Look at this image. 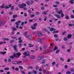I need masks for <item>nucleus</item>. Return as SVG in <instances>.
Instances as JSON below:
<instances>
[{
	"instance_id": "1",
	"label": "nucleus",
	"mask_w": 74,
	"mask_h": 74,
	"mask_svg": "<svg viewBox=\"0 0 74 74\" xmlns=\"http://www.w3.org/2000/svg\"><path fill=\"white\" fill-rule=\"evenodd\" d=\"M21 55V52H18V53H17L16 54H14L13 56L14 58H18V57H19Z\"/></svg>"
},
{
	"instance_id": "2",
	"label": "nucleus",
	"mask_w": 74,
	"mask_h": 74,
	"mask_svg": "<svg viewBox=\"0 0 74 74\" xmlns=\"http://www.w3.org/2000/svg\"><path fill=\"white\" fill-rule=\"evenodd\" d=\"M23 54L25 56H23L22 57L23 58H25L27 56H29L30 55V53L27 54V53L26 52H24V53H23Z\"/></svg>"
},
{
	"instance_id": "3",
	"label": "nucleus",
	"mask_w": 74,
	"mask_h": 74,
	"mask_svg": "<svg viewBox=\"0 0 74 74\" xmlns=\"http://www.w3.org/2000/svg\"><path fill=\"white\" fill-rule=\"evenodd\" d=\"M22 63V62L21 61H18L17 62V61H14L12 62V64H19L20 63Z\"/></svg>"
},
{
	"instance_id": "4",
	"label": "nucleus",
	"mask_w": 74,
	"mask_h": 74,
	"mask_svg": "<svg viewBox=\"0 0 74 74\" xmlns=\"http://www.w3.org/2000/svg\"><path fill=\"white\" fill-rule=\"evenodd\" d=\"M19 7L20 8H23L24 7H26V4L24 3H22L21 5H18Z\"/></svg>"
},
{
	"instance_id": "5",
	"label": "nucleus",
	"mask_w": 74,
	"mask_h": 74,
	"mask_svg": "<svg viewBox=\"0 0 74 74\" xmlns=\"http://www.w3.org/2000/svg\"><path fill=\"white\" fill-rule=\"evenodd\" d=\"M54 16L56 17L58 19H60L61 18V16L59 15V14H54Z\"/></svg>"
},
{
	"instance_id": "6",
	"label": "nucleus",
	"mask_w": 74,
	"mask_h": 74,
	"mask_svg": "<svg viewBox=\"0 0 74 74\" xmlns=\"http://www.w3.org/2000/svg\"><path fill=\"white\" fill-rule=\"evenodd\" d=\"M13 48L14 49V51H17V45H14L13 46Z\"/></svg>"
},
{
	"instance_id": "7",
	"label": "nucleus",
	"mask_w": 74,
	"mask_h": 74,
	"mask_svg": "<svg viewBox=\"0 0 74 74\" xmlns=\"http://www.w3.org/2000/svg\"><path fill=\"white\" fill-rule=\"evenodd\" d=\"M38 42L40 43V44H42V42L41 41V39L40 38H38Z\"/></svg>"
},
{
	"instance_id": "8",
	"label": "nucleus",
	"mask_w": 74,
	"mask_h": 74,
	"mask_svg": "<svg viewBox=\"0 0 74 74\" xmlns=\"http://www.w3.org/2000/svg\"><path fill=\"white\" fill-rule=\"evenodd\" d=\"M28 38L29 39V40H32V39L33 38H32V36L30 34L29 35Z\"/></svg>"
},
{
	"instance_id": "9",
	"label": "nucleus",
	"mask_w": 74,
	"mask_h": 74,
	"mask_svg": "<svg viewBox=\"0 0 74 74\" xmlns=\"http://www.w3.org/2000/svg\"><path fill=\"white\" fill-rule=\"evenodd\" d=\"M7 53V52L5 51L4 52L3 51H0V53L2 54V55H5V53Z\"/></svg>"
},
{
	"instance_id": "10",
	"label": "nucleus",
	"mask_w": 74,
	"mask_h": 74,
	"mask_svg": "<svg viewBox=\"0 0 74 74\" xmlns=\"http://www.w3.org/2000/svg\"><path fill=\"white\" fill-rule=\"evenodd\" d=\"M31 29H33V30H35V29H36V27H34V26H32L31 27Z\"/></svg>"
},
{
	"instance_id": "11",
	"label": "nucleus",
	"mask_w": 74,
	"mask_h": 74,
	"mask_svg": "<svg viewBox=\"0 0 74 74\" xmlns=\"http://www.w3.org/2000/svg\"><path fill=\"white\" fill-rule=\"evenodd\" d=\"M34 16H35V15L33 14H32L30 15V17L31 18H34Z\"/></svg>"
},
{
	"instance_id": "12",
	"label": "nucleus",
	"mask_w": 74,
	"mask_h": 74,
	"mask_svg": "<svg viewBox=\"0 0 74 74\" xmlns=\"http://www.w3.org/2000/svg\"><path fill=\"white\" fill-rule=\"evenodd\" d=\"M37 34L40 36H42V34L40 32H38L37 33Z\"/></svg>"
},
{
	"instance_id": "13",
	"label": "nucleus",
	"mask_w": 74,
	"mask_h": 74,
	"mask_svg": "<svg viewBox=\"0 0 74 74\" xmlns=\"http://www.w3.org/2000/svg\"><path fill=\"white\" fill-rule=\"evenodd\" d=\"M42 57H38L37 58V60H42Z\"/></svg>"
},
{
	"instance_id": "14",
	"label": "nucleus",
	"mask_w": 74,
	"mask_h": 74,
	"mask_svg": "<svg viewBox=\"0 0 74 74\" xmlns=\"http://www.w3.org/2000/svg\"><path fill=\"white\" fill-rule=\"evenodd\" d=\"M27 31H25L23 32V34L24 36H26V34H27Z\"/></svg>"
},
{
	"instance_id": "15",
	"label": "nucleus",
	"mask_w": 74,
	"mask_h": 74,
	"mask_svg": "<svg viewBox=\"0 0 74 74\" xmlns=\"http://www.w3.org/2000/svg\"><path fill=\"white\" fill-rule=\"evenodd\" d=\"M17 17H18V15H13V18H17Z\"/></svg>"
},
{
	"instance_id": "16",
	"label": "nucleus",
	"mask_w": 74,
	"mask_h": 74,
	"mask_svg": "<svg viewBox=\"0 0 74 74\" xmlns=\"http://www.w3.org/2000/svg\"><path fill=\"white\" fill-rule=\"evenodd\" d=\"M62 10H60V11H58L57 13L58 14H62Z\"/></svg>"
},
{
	"instance_id": "17",
	"label": "nucleus",
	"mask_w": 74,
	"mask_h": 74,
	"mask_svg": "<svg viewBox=\"0 0 74 74\" xmlns=\"http://www.w3.org/2000/svg\"><path fill=\"white\" fill-rule=\"evenodd\" d=\"M22 60H24V61H28V59H26V58H24V59H22Z\"/></svg>"
},
{
	"instance_id": "18",
	"label": "nucleus",
	"mask_w": 74,
	"mask_h": 74,
	"mask_svg": "<svg viewBox=\"0 0 74 74\" xmlns=\"http://www.w3.org/2000/svg\"><path fill=\"white\" fill-rule=\"evenodd\" d=\"M50 32H52L53 30H54V31L55 30V29L53 28H50Z\"/></svg>"
},
{
	"instance_id": "19",
	"label": "nucleus",
	"mask_w": 74,
	"mask_h": 74,
	"mask_svg": "<svg viewBox=\"0 0 74 74\" xmlns=\"http://www.w3.org/2000/svg\"><path fill=\"white\" fill-rule=\"evenodd\" d=\"M72 36V35L71 34H69L68 35V38H71V36Z\"/></svg>"
},
{
	"instance_id": "20",
	"label": "nucleus",
	"mask_w": 74,
	"mask_h": 74,
	"mask_svg": "<svg viewBox=\"0 0 74 74\" xmlns=\"http://www.w3.org/2000/svg\"><path fill=\"white\" fill-rule=\"evenodd\" d=\"M71 1H69V2L71 4H74V2L73 1H74V0H71Z\"/></svg>"
},
{
	"instance_id": "21",
	"label": "nucleus",
	"mask_w": 74,
	"mask_h": 74,
	"mask_svg": "<svg viewBox=\"0 0 74 74\" xmlns=\"http://www.w3.org/2000/svg\"><path fill=\"white\" fill-rule=\"evenodd\" d=\"M11 11H13L14 9V6H12L10 8Z\"/></svg>"
},
{
	"instance_id": "22",
	"label": "nucleus",
	"mask_w": 74,
	"mask_h": 74,
	"mask_svg": "<svg viewBox=\"0 0 74 74\" xmlns=\"http://www.w3.org/2000/svg\"><path fill=\"white\" fill-rule=\"evenodd\" d=\"M29 47H34V45H32L30 44H29Z\"/></svg>"
},
{
	"instance_id": "23",
	"label": "nucleus",
	"mask_w": 74,
	"mask_h": 74,
	"mask_svg": "<svg viewBox=\"0 0 74 74\" xmlns=\"http://www.w3.org/2000/svg\"><path fill=\"white\" fill-rule=\"evenodd\" d=\"M15 42V40H12L10 42V43H13V42Z\"/></svg>"
},
{
	"instance_id": "24",
	"label": "nucleus",
	"mask_w": 74,
	"mask_h": 74,
	"mask_svg": "<svg viewBox=\"0 0 74 74\" xmlns=\"http://www.w3.org/2000/svg\"><path fill=\"white\" fill-rule=\"evenodd\" d=\"M22 43L18 44V46L20 48H21V46H22Z\"/></svg>"
},
{
	"instance_id": "25",
	"label": "nucleus",
	"mask_w": 74,
	"mask_h": 74,
	"mask_svg": "<svg viewBox=\"0 0 74 74\" xmlns=\"http://www.w3.org/2000/svg\"><path fill=\"white\" fill-rule=\"evenodd\" d=\"M34 73V74H37V71H36L33 70V71L32 73Z\"/></svg>"
},
{
	"instance_id": "26",
	"label": "nucleus",
	"mask_w": 74,
	"mask_h": 74,
	"mask_svg": "<svg viewBox=\"0 0 74 74\" xmlns=\"http://www.w3.org/2000/svg\"><path fill=\"white\" fill-rule=\"evenodd\" d=\"M36 15H40V12H35Z\"/></svg>"
},
{
	"instance_id": "27",
	"label": "nucleus",
	"mask_w": 74,
	"mask_h": 74,
	"mask_svg": "<svg viewBox=\"0 0 74 74\" xmlns=\"http://www.w3.org/2000/svg\"><path fill=\"white\" fill-rule=\"evenodd\" d=\"M3 40H5V41H9V39L8 38H3Z\"/></svg>"
},
{
	"instance_id": "28",
	"label": "nucleus",
	"mask_w": 74,
	"mask_h": 74,
	"mask_svg": "<svg viewBox=\"0 0 74 74\" xmlns=\"http://www.w3.org/2000/svg\"><path fill=\"white\" fill-rule=\"evenodd\" d=\"M30 58H31V59H34L35 58L34 56H30Z\"/></svg>"
},
{
	"instance_id": "29",
	"label": "nucleus",
	"mask_w": 74,
	"mask_h": 74,
	"mask_svg": "<svg viewBox=\"0 0 74 74\" xmlns=\"http://www.w3.org/2000/svg\"><path fill=\"white\" fill-rule=\"evenodd\" d=\"M65 19H69V16L66 15L65 17Z\"/></svg>"
},
{
	"instance_id": "30",
	"label": "nucleus",
	"mask_w": 74,
	"mask_h": 74,
	"mask_svg": "<svg viewBox=\"0 0 74 74\" xmlns=\"http://www.w3.org/2000/svg\"><path fill=\"white\" fill-rule=\"evenodd\" d=\"M63 40L64 41H67V38L66 37H64L63 38Z\"/></svg>"
},
{
	"instance_id": "31",
	"label": "nucleus",
	"mask_w": 74,
	"mask_h": 74,
	"mask_svg": "<svg viewBox=\"0 0 74 74\" xmlns=\"http://www.w3.org/2000/svg\"><path fill=\"white\" fill-rule=\"evenodd\" d=\"M14 56H10V59H14Z\"/></svg>"
},
{
	"instance_id": "32",
	"label": "nucleus",
	"mask_w": 74,
	"mask_h": 74,
	"mask_svg": "<svg viewBox=\"0 0 74 74\" xmlns=\"http://www.w3.org/2000/svg\"><path fill=\"white\" fill-rule=\"evenodd\" d=\"M18 67H19V68L20 69H21V70L23 69V67H22V66H19Z\"/></svg>"
},
{
	"instance_id": "33",
	"label": "nucleus",
	"mask_w": 74,
	"mask_h": 74,
	"mask_svg": "<svg viewBox=\"0 0 74 74\" xmlns=\"http://www.w3.org/2000/svg\"><path fill=\"white\" fill-rule=\"evenodd\" d=\"M4 70H10V68L8 67H7V68H5L4 69Z\"/></svg>"
},
{
	"instance_id": "34",
	"label": "nucleus",
	"mask_w": 74,
	"mask_h": 74,
	"mask_svg": "<svg viewBox=\"0 0 74 74\" xmlns=\"http://www.w3.org/2000/svg\"><path fill=\"white\" fill-rule=\"evenodd\" d=\"M38 69H39V67H38V66H36L35 67V69L36 70H38Z\"/></svg>"
},
{
	"instance_id": "35",
	"label": "nucleus",
	"mask_w": 74,
	"mask_h": 74,
	"mask_svg": "<svg viewBox=\"0 0 74 74\" xmlns=\"http://www.w3.org/2000/svg\"><path fill=\"white\" fill-rule=\"evenodd\" d=\"M47 20V17L45 16L44 19V21H46Z\"/></svg>"
},
{
	"instance_id": "36",
	"label": "nucleus",
	"mask_w": 74,
	"mask_h": 74,
	"mask_svg": "<svg viewBox=\"0 0 74 74\" xmlns=\"http://www.w3.org/2000/svg\"><path fill=\"white\" fill-rule=\"evenodd\" d=\"M54 36L55 38H56L58 37V35H57V34H55L54 35Z\"/></svg>"
},
{
	"instance_id": "37",
	"label": "nucleus",
	"mask_w": 74,
	"mask_h": 74,
	"mask_svg": "<svg viewBox=\"0 0 74 74\" xmlns=\"http://www.w3.org/2000/svg\"><path fill=\"white\" fill-rule=\"evenodd\" d=\"M13 14V12H9V15H12Z\"/></svg>"
},
{
	"instance_id": "38",
	"label": "nucleus",
	"mask_w": 74,
	"mask_h": 74,
	"mask_svg": "<svg viewBox=\"0 0 74 74\" xmlns=\"http://www.w3.org/2000/svg\"><path fill=\"white\" fill-rule=\"evenodd\" d=\"M15 21H16L15 19H14L11 20V22H15Z\"/></svg>"
},
{
	"instance_id": "39",
	"label": "nucleus",
	"mask_w": 74,
	"mask_h": 74,
	"mask_svg": "<svg viewBox=\"0 0 74 74\" xmlns=\"http://www.w3.org/2000/svg\"><path fill=\"white\" fill-rule=\"evenodd\" d=\"M71 72L70 71H67L66 73V74H71Z\"/></svg>"
},
{
	"instance_id": "40",
	"label": "nucleus",
	"mask_w": 74,
	"mask_h": 74,
	"mask_svg": "<svg viewBox=\"0 0 74 74\" xmlns=\"http://www.w3.org/2000/svg\"><path fill=\"white\" fill-rule=\"evenodd\" d=\"M21 73H22V74H26V73H25V72L22 71H21Z\"/></svg>"
},
{
	"instance_id": "41",
	"label": "nucleus",
	"mask_w": 74,
	"mask_h": 74,
	"mask_svg": "<svg viewBox=\"0 0 74 74\" xmlns=\"http://www.w3.org/2000/svg\"><path fill=\"white\" fill-rule=\"evenodd\" d=\"M15 70L16 71H19V69L17 67L15 69Z\"/></svg>"
},
{
	"instance_id": "42",
	"label": "nucleus",
	"mask_w": 74,
	"mask_h": 74,
	"mask_svg": "<svg viewBox=\"0 0 74 74\" xmlns=\"http://www.w3.org/2000/svg\"><path fill=\"white\" fill-rule=\"evenodd\" d=\"M16 30V28L15 27H13L12 28L13 31H15Z\"/></svg>"
},
{
	"instance_id": "43",
	"label": "nucleus",
	"mask_w": 74,
	"mask_h": 74,
	"mask_svg": "<svg viewBox=\"0 0 74 74\" xmlns=\"http://www.w3.org/2000/svg\"><path fill=\"white\" fill-rule=\"evenodd\" d=\"M23 8V10H27V8H26L23 7V8Z\"/></svg>"
},
{
	"instance_id": "44",
	"label": "nucleus",
	"mask_w": 74,
	"mask_h": 74,
	"mask_svg": "<svg viewBox=\"0 0 74 74\" xmlns=\"http://www.w3.org/2000/svg\"><path fill=\"white\" fill-rule=\"evenodd\" d=\"M37 23H34V27H36V26H37Z\"/></svg>"
},
{
	"instance_id": "45",
	"label": "nucleus",
	"mask_w": 74,
	"mask_h": 74,
	"mask_svg": "<svg viewBox=\"0 0 74 74\" xmlns=\"http://www.w3.org/2000/svg\"><path fill=\"white\" fill-rule=\"evenodd\" d=\"M28 12L29 14H31V13H32V10H28Z\"/></svg>"
},
{
	"instance_id": "46",
	"label": "nucleus",
	"mask_w": 74,
	"mask_h": 74,
	"mask_svg": "<svg viewBox=\"0 0 74 74\" xmlns=\"http://www.w3.org/2000/svg\"><path fill=\"white\" fill-rule=\"evenodd\" d=\"M61 48H62V49H64V48H65V47H64V45H62L61 46Z\"/></svg>"
},
{
	"instance_id": "47",
	"label": "nucleus",
	"mask_w": 74,
	"mask_h": 74,
	"mask_svg": "<svg viewBox=\"0 0 74 74\" xmlns=\"http://www.w3.org/2000/svg\"><path fill=\"white\" fill-rule=\"evenodd\" d=\"M23 42V41L22 40H20L18 41V42H19V43H21V42Z\"/></svg>"
},
{
	"instance_id": "48",
	"label": "nucleus",
	"mask_w": 74,
	"mask_h": 74,
	"mask_svg": "<svg viewBox=\"0 0 74 74\" xmlns=\"http://www.w3.org/2000/svg\"><path fill=\"white\" fill-rule=\"evenodd\" d=\"M60 59L61 60V61H64V59L63 58H60Z\"/></svg>"
},
{
	"instance_id": "49",
	"label": "nucleus",
	"mask_w": 74,
	"mask_h": 74,
	"mask_svg": "<svg viewBox=\"0 0 74 74\" xmlns=\"http://www.w3.org/2000/svg\"><path fill=\"white\" fill-rule=\"evenodd\" d=\"M59 52H60V50H57L56 51V53H59Z\"/></svg>"
},
{
	"instance_id": "50",
	"label": "nucleus",
	"mask_w": 74,
	"mask_h": 74,
	"mask_svg": "<svg viewBox=\"0 0 74 74\" xmlns=\"http://www.w3.org/2000/svg\"><path fill=\"white\" fill-rule=\"evenodd\" d=\"M52 65H55V64H56V62H53L52 63Z\"/></svg>"
},
{
	"instance_id": "51",
	"label": "nucleus",
	"mask_w": 74,
	"mask_h": 74,
	"mask_svg": "<svg viewBox=\"0 0 74 74\" xmlns=\"http://www.w3.org/2000/svg\"><path fill=\"white\" fill-rule=\"evenodd\" d=\"M34 3V1H33V0H32L31 1H30V4H33V3Z\"/></svg>"
},
{
	"instance_id": "52",
	"label": "nucleus",
	"mask_w": 74,
	"mask_h": 74,
	"mask_svg": "<svg viewBox=\"0 0 74 74\" xmlns=\"http://www.w3.org/2000/svg\"><path fill=\"white\" fill-rule=\"evenodd\" d=\"M48 52L47 51L45 50L44 51L43 53H48Z\"/></svg>"
},
{
	"instance_id": "53",
	"label": "nucleus",
	"mask_w": 74,
	"mask_h": 74,
	"mask_svg": "<svg viewBox=\"0 0 74 74\" xmlns=\"http://www.w3.org/2000/svg\"><path fill=\"white\" fill-rule=\"evenodd\" d=\"M64 16V14H63V13H62L61 14V17H63V16Z\"/></svg>"
},
{
	"instance_id": "54",
	"label": "nucleus",
	"mask_w": 74,
	"mask_h": 74,
	"mask_svg": "<svg viewBox=\"0 0 74 74\" xmlns=\"http://www.w3.org/2000/svg\"><path fill=\"white\" fill-rule=\"evenodd\" d=\"M58 47H54V51H55V50H56L57 49H58Z\"/></svg>"
},
{
	"instance_id": "55",
	"label": "nucleus",
	"mask_w": 74,
	"mask_h": 74,
	"mask_svg": "<svg viewBox=\"0 0 74 74\" xmlns=\"http://www.w3.org/2000/svg\"><path fill=\"white\" fill-rule=\"evenodd\" d=\"M8 62H12V60L10 59H9L8 60Z\"/></svg>"
},
{
	"instance_id": "56",
	"label": "nucleus",
	"mask_w": 74,
	"mask_h": 74,
	"mask_svg": "<svg viewBox=\"0 0 74 74\" xmlns=\"http://www.w3.org/2000/svg\"><path fill=\"white\" fill-rule=\"evenodd\" d=\"M25 37H26V38H29V35H26L25 36Z\"/></svg>"
},
{
	"instance_id": "57",
	"label": "nucleus",
	"mask_w": 74,
	"mask_h": 74,
	"mask_svg": "<svg viewBox=\"0 0 74 74\" xmlns=\"http://www.w3.org/2000/svg\"><path fill=\"white\" fill-rule=\"evenodd\" d=\"M24 16H25V17H26V16H27V14H26V13H25L24 14Z\"/></svg>"
},
{
	"instance_id": "58",
	"label": "nucleus",
	"mask_w": 74,
	"mask_h": 74,
	"mask_svg": "<svg viewBox=\"0 0 74 74\" xmlns=\"http://www.w3.org/2000/svg\"><path fill=\"white\" fill-rule=\"evenodd\" d=\"M56 3L57 4H60V2H59V1H56Z\"/></svg>"
},
{
	"instance_id": "59",
	"label": "nucleus",
	"mask_w": 74,
	"mask_h": 74,
	"mask_svg": "<svg viewBox=\"0 0 74 74\" xmlns=\"http://www.w3.org/2000/svg\"><path fill=\"white\" fill-rule=\"evenodd\" d=\"M42 64H45V60H42Z\"/></svg>"
},
{
	"instance_id": "60",
	"label": "nucleus",
	"mask_w": 74,
	"mask_h": 74,
	"mask_svg": "<svg viewBox=\"0 0 74 74\" xmlns=\"http://www.w3.org/2000/svg\"><path fill=\"white\" fill-rule=\"evenodd\" d=\"M59 31H55L53 32V33H58Z\"/></svg>"
},
{
	"instance_id": "61",
	"label": "nucleus",
	"mask_w": 74,
	"mask_h": 74,
	"mask_svg": "<svg viewBox=\"0 0 74 74\" xmlns=\"http://www.w3.org/2000/svg\"><path fill=\"white\" fill-rule=\"evenodd\" d=\"M67 67H68V66H67V65H65L64 68L65 69H67Z\"/></svg>"
},
{
	"instance_id": "62",
	"label": "nucleus",
	"mask_w": 74,
	"mask_h": 74,
	"mask_svg": "<svg viewBox=\"0 0 74 74\" xmlns=\"http://www.w3.org/2000/svg\"><path fill=\"white\" fill-rule=\"evenodd\" d=\"M70 71H71L72 72H73L74 71V69H71Z\"/></svg>"
},
{
	"instance_id": "63",
	"label": "nucleus",
	"mask_w": 74,
	"mask_h": 74,
	"mask_svg": "<svg viewBox=\"0 0 74 74\" xmlns=\"http://www.w3.org/2000/svg\"><path fill=\"white\" fill-rule=\"evenodd\" d=\"M9 7L5 6V9H9Z\"/></svg>"
},
{
	"instance_id": "64",
	"label": "nucleus",
	"mask_w": 74,
	"mask_h": 74,
	"mask_svg": "<svg viewBox=\"0 0 74 74\" xmlns=\"http://www.w3.org/2000/svg\"><path fill=\"white\" fill-rule=\"evenodd\" d=\"M7 74H10V71H8L6 72Z\"/></svg>"
}]
</instances>
